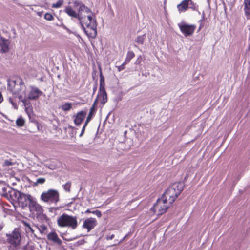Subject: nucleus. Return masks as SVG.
I'll list each match as a JSON object with an SVG mask.
<instances>
[{"instance_id":"412c9836","label":"nucleus","mask_w":250,"mask_h":250,"mask_svg":"<svg viewBox=\"0 0 250 250\" xmlns=\"http://www.w3.org/2000/svg\"><path fill=\"white\" fill-rule=\"evenodd\" d=\"M59 108L64 112L69 111L72 108V103H65L64 104H62Z\"/></svg>"},{"instance_id":"9d476101","label":"nucleus","mask_w":250,"mask_h":250,"mask_svg":"<svg viewBox=\"0 0 250 250\" xmlns=\"http://www.w3.org/2000/svg\"><path fill=\"white\" fill-rule=\"evenodd\" d=\"M97 222L95 218H88L86 219L83 222V227L84 229H85L87 230V231L89 232L97 225Z\"/></svg>"},{"instance_id":"f3484780","label":"nucleus","mask_w":250,"mask_h":250,"mask_svg":"<svg viewBox=\"0 0 250 250\" xmlns=\"http://www.w3.org/2000/svg\"><path fill=\"white\" fill-rule=\"evenodd\" d=\"M171 205H169L168 203H161L159 205L157 204V208H159L158 215H161L166 213Z\"/></svg>"},{"instance_id":"cd10ccee","label":"nucleus","mask_w":250,"mask_h":250,"mask_svg":"<svg viewBox=\"0 0 250 250\" xmlns=\"http://www.w3.org/2000/svg\"><path fill=\"white\" fill-rule=\"evenodd\" d=\"M44 18L45 20L48 21H51L54 20L53 16L50 13H46L44 15Z\"/></svg>"},{"instance_id":"39448f33","label":"nucleus","mask_w":250,"mask_h":250,"mask_svg":"<svg viewBox=\"0 0 250 250\" xmlns=\"http://www.w3.org/2000/svg\"><path fill=\"white\" fill-rule=\"evenodd\" d=\"M59 193L55 189H49L41 195V200L44 202L56 204L59 201Z\"/></svg>"},{"instance_id":"7ed1b4c3","label":"nucleus","mask_w":250,"mask_h":250,"mask_svg":"<svg viewBox=\"0 0 250 250\" xmlns=\"http://www.w3.org/2000/svg\"><path fill=\"white\" fill-rule=\"evenodd\" d=\"M57 224L60 227H68L74 229L78 226L77 217L63 213L58 218Z\"/></svg>"},{"instance_id":"4c0bfd02","label":"nucleus","mask_w":250,"mask_h":250,"mask_svg":"<svg viewBox=\"0 0 250 250\" xmlns=\"http://www.w3.org/2000/svg\"><path fill=\"white\" fill-rule=\"evenodd\" d=\"M12 165V163L9 160H5L4 162V165L5 166H10Z\"/></svg>"},{"instance_id":"423d86ee","label":"nucleus","mask_w":250,"mask_h":250,"mask_svg":"<svg viewBox=\"0 0 250 250\" xmlns=\"http://www.w3.org/2000/svg\"><path fill=\"white\" fill-rule=\"evenodd\" d=\"M17 201L20 207L22 208H28L34 197L30 194H26L17 191Z\"/></svg>"},{"instance_id":"393cba45","label":"nucleus","mask_w":250,"mask_h":250,"mask_svg":"<svg viewBox=\"0 0 250 250\" xmlns=\"http://www.w3.org/2000/svg\"><path fill=\"white\" fill-rule=\"evenodd\" d=\"M146 39V35L144 34L142 36H139L137 37L135 42L138 44H143Z\"/></svg>"},{"instance_id":"72a5a7b5","label":"nucleus","mask_w":250,"mask_h":250,"mask_svg":"<svg viewBox=\"0 0 250 250\" xmlns=\"http://www.w3.org/2000/svg\"><path fill=\"white\" fill-rule=\"evenodd\" d=\"M22 250H34V248L32 246L26 244L23 247Z\"/></svg>"},{"instance_id":"b1692460","label":"nucleus","mask_w":250,"mask_h":250,"mask_svg":"<svg viewBox=\"0 0 250 250\" xmlns=\"http://www.w3.org/2000/svg\"><path fill=\"white\" fill-rule=\"evenodd\" d=\"M16 124L18 127L23 126L25 125V120L21 116H20L16 120Z\"/></svg>"},{"instance_id":"4be33fe9","label":"nucleus","mask_w":250,"mask_h":250,"mask_svg":"<svg viewBox=\"0 0 250 250\" xmlns=\"http://www.w3.org/2000/svg\"><path fill=\"white\" fill-rule=\"evenodd\" d=\"M135 57V54L132 51H128L126 58L125 60V63H128L130 60Z\"/></svg>"},{"instance_id":"ddd939ff","label":"nucleus","mask_w":250,"mask_h":250,"mask_svg":"<svg viewBox=\"0 0 250 250\" xmlns=\"http://www.w3.org/2000/svg\"><path fill=\"white\" fill-rule=\"evenodd\" d=\"M86 115V112L82 110L78 112L75 116H74V122L75 125H80L85 118Z\"/></svg>"},{"instance_id":"c85d7f7f","label":"nucleus","mask_w":250,"mask_h":250,"mask_svg":"<svg viewBox=\"0 0 250 250\" xmlns=\"http://www.w3.org/2000/svg\"><path fill=\"white\" fill-rule=\"evenodd\" d=\"M188 2L189 5V8L193 10H196L197 9L196 4L192 0H188Z\"/></svg>"},{"instance_id":"473e14b6","label":"nucleus","mask_w":250,"mask_h":250,"mask_svg":"<svg viewBox=\"0 0 250 250\" xmlns=\"http://www.w3.org/2000/svg\"><path fill=\"white\" fill-rule=\"evenodd\" d=\"M25 111L28 114V115L30 116L32 112V108L31 106L29 105L28 106H26L25 108Z\"/></svg>"},{"instance_id":"5701e85b","label":"nucleus","mask_w":250,"mask_h":250,"mask_svg":"<svg viewBox=\"0 0 250 250\" xmlns=\"http://www.w3.org/2000/svg\"><path fill=\"white\" fill-rule=\"evenodd\" d=\"M100 87L99 90H105V82H104V78L102 72H100Z\"/></svg>"},{"instance_id":"dca6fc26","label":"nucleus","mask_w":250,"mask_h":250,"mask_svg":"<svg viewBox=\"0 0 250 250\" xmlns=\"http://www.w3.org/2000/svg\"><path fill=\"white\" fill-rule=\"evenodd\" d=\"M47 239L53 242L60 245L62 244V240L58 237L57 234L55 232H51L47 235Z\"/></svg>"},{"instance_id":"f8f14e48","label":"nucleus","mask_w":250,"mask_h":250,"mask_svg":"<svg viewBox=\"0 0 250 250\" xmlns=\"http://www.w3.org/2000/svg\"><path fill=\"white\" fill-rule=\"evenodd\" d=\"M10 42L8 40L1 37L0 39V51L6 53L9 51Z\"/></svg>"},{"instance_id":"4468645a","label":"nucleus","mask_w":250,"mask_h":250,"mask_svg":"<svg viewBox=\"0 0 250 250\" xmlns=\"http://www.w3.org/2000/svg\"><path fill=\"white\" fill-rule=\"evenodd\" d=\"M97 97L101 104L104 105L107 101V95L105 90H99Z\"/></svg>"},{"instance_id":"a878e982","label":"nucleus","mask_w":250,"mask_h":250,"mask_svg":"<svg viewBox=\"0 0 250 250\" xmlns=\"http://www.w3.org/2000/svg\"><path fill=\"white\" fill-rule=\"evenodd\" d=\"M21 223L23 224V225L26 228L25 229L27 232H34V230H33L32 228L30 226V225L28 223L25 221H22Z\"/></svg>"},{"instance_id":"f704fd0d","label":"nucleus","mask_w":250,"mask_h":250,"mask_svg":"<svg viewBox=\"0 0 250 250\" xmlns=\"http://www.w3.org/2000/svg\"><path fill=\"white\" fill-rule=\"evenodd\" d=\"M91 213L96 215L99 218H100L102 216V213L100 210H96L91 212Z\"/></svg>"},{"instance_id":"aec40b11","label":"nucleus","mask_w":250,"mask_h":250,"mask_svg":"<svg viewBox=\"0 0 250 250\" xmlns=\"http://www.w3.org/2000/svg\"><path fill=\"white\" fill-rule=\"evenodd\" d=\"M244 11L247 16H250V0H244Z\"/></svg>"},{"instance_id":"e433bc0d","label":"nucleus","mask_w":250,"mask_h":250,"mask_svg":"<svg viewBox=\"0 0 250 250\" xmlns=\"http://www.w3.org/2000/svg\"><path fill=\"white\" fill-rule=\"evenodd\" d=\"M127 63H125V62H124V63L122 65H121L120 66L118 67V71H121L123 70L125 68V65Z\"/></svg>"},{"instance_id":"a19ab883","label":"nucleus","mask_w":250,"mask_h":250,"mask_svg":"<svg viewBox=\"0 0 250 250\" xmlns=\"http://www.w3.org/2000/svg\"><path fill=\"white\" fill-rule=\"evenodd\" d=\"M10 101L11 103V104L13 105V106H15V104L12 101L11 99L10 98Z\"/></svg>"},{"instance_id":"bb28decb","label":"nucleus","mask_w":250,"mask_h":250,"mask_svg":"<svg viewBox=\"0 0 250 250\" xmlns=\"http://www.w3.org/2000/svg\"><path fill=\"white\" fill-rule=\"evenodd\" d=\"M64 2L63 0H58L55 3H53L52 5V7L53 8H58L61 7Z\"/></svg>"},{"instance_id":"79ce46f5","label":"nucleus","mask_w":250,"mask_h":250,"mask_svg":"<svg viewBox=\"0 0 250 250\" xmlns=\"http://www.w3.org/2000/svg\"><path fill=\"white\" fill-rule=\"evenodd\" d=\"M114 237V235H112L111 237H110V239H111L113 238Z\"/></svg>"},{"instance_id":"f257e3e1","label":"nucleus","mask_w":250,"mask_h":250,"mask_svg":"<svg viewBox=\"0 0 250 250\" xmlns=\"http://www.w3.org/2000/svg\"><path fill=\"white\" fill-rule=\"evenodd\" d=\"M90 9L84 4H81L78 12V18L85 33L90 37H94L97 34L96 21L93 17Z\"/></svg>"},{"instance_id":"6e6552de","label":"nucleus","mask_w":250,"mask_h":250,"mask_svg":"<svg viewBox=\"0 0 250 250\" xmlns=\"http://www.w3.org/2000/svg\"><path fill=\"white\" fill-rule=\"evenodd\" d=\"M28 208L30 212L35 213L37 215H40L43 212L42 207L37 203L35 198L30 204Z\"/></svg>"},{"instance_id":"58836bf2","label":"nucleus","mask_w":250,"mask_h":250,"mask_svg":"<svg viewBox=\"0 0 250 250\" xmlns=\"http://www.w3.org/2000/svg\"><path fill=\"white\" fill-rule=\"evenodd\" d=\"M3 101V98L1 92H0V104H1Z\"/></svg>"},{"instance_id":"ea45409f","label":"nucleus","mask_w":250,"mask_h":250,"mask_svg":"<svg viewBox=\"0 0 250 250\" xmlns=\"http://www.w3.org/2000/svg\"><path fill=\"white\" fill-rule=\"evenodd\" d=\"M91 212L92 211L89 209H88L85 211V213H91Z\"/></svg>"},{"instance_id":"2eb2a0df","label":"nucleus","mask_w":250,"mask_h":250,"mask_svg":"<svg viewBox=\"0 0 250 250\" xmlns=\"http://www.w3.org/2000/svg\"><path fill=\"white\" fill-rule=\"evenodd\" d=\"M177 8L179 13L185 12L189 8L188 0H183L180 3L177 5Z\"/></svg>"},{"instance_id":"a211bd4d","label":"nucleus","mask_w":250,"mask_h":250,"mask_svg":"<svg viewBox=\"0 0 250 250\" xmlns=\"http://www.w3.org/2000/svg\"><path fill=\"white\" fill-rule=\"evenodd\" d=\"M97 101V100L96 99L95 100V101H94L92 107L90 109V111H89L88 116L86 118V120L85 122V123H86V124H88V123L91 120L92 116L93 115V114L95 112V110H96L95 106H96Z\"/></svg>"},{"instance_id":"2f4dec72","label":"nucleus","mask_w":250,"mask_h":250,"mask_svg":"<svg viewBox=\"0 0 250 250\" xmlns=\"http://www.w3.org/2000/svg\"><path fill=\"white\" fill-rule=\"evenodd\" d=\"M204 19H205V14H203L202 15V18L201 20H200L199 22H200V26H199V30H200L201 29V28L204 26V24H203V21L204 20Z\"/></svg>"},{"instance_id":"20e7f679","label":"nucleus","mask_w":250,"mask_h":250,"mask_svg":"<svg viewBox=\"0 0 250 250\" xmlns=\"http://www.w3.org/2000/svg\"><path fill=\"white\" fill-rule=\"evenodd\" d=\"M7 242L10 244V248L13 250L18 248L21 243V236L20 230L15 228L11 233L6 234Z\"/></svg>"},{"instance_id":"0eeeda50","label":"nucleus","mask_w":250,"mask_h":250,"mask_svg":"<svg viewBox=\"0 0 250 250\" xmlns=\"http://www.w3.org/2000/svg\"><path fill=\"white\" fill-rule=\"evenodd\" d=\"M178 25L180 31L185 37L191 36L196 28V25L194 24L180 23Z\"/></svg>"},{"instance_id":"1a4fd4ad","label":"nucleus","mask_w":250,"mask_h":250,"mask_svg":"<svg viewBox=\"0 0 250 250\" xmlns=\"http://www.w3.org/2000/svg\"><path fill=\"white\" fill-rule=\"evenodd\" d=\"M0 193L5 197L8 198L9 196L12 197L17 196V190H14L9 187H7L5 186H2L1 187V190Z\"/></svg>"},{"instance_id":"c756f323","label":"nucleus","mask_w":250,"mask_h":250,"mask_svg":"<svg viewBox=\"0 0 250 250\" xmlns=\"http://www.w3.org/2000/svg\"><path fill=\"white\" fill-rule=\"evenodd\" d=\"M71 186V183L70 182H68L66 184L63 185V189L67 192L70 191V188Z\"/></svg>"},{"instance_id":"c9c22d12","label":"nucleus","mask_w":250,"mask_h":250,"mask_svg":"<svg viewBox=\"0 0 250 250\" xmlns=\"http://www.w3.org/2000/svg\"><path fill=\"white\" fill-rule=\"evenodd\" d=\"M87 125H88V124H86V123H84V124L82 128L81 132L80 134V137L82 136L83 135V134H84V133L85 132V128H86V126Z\"/></svg>"},{"instance_id":"f03ea898","label":"nucleus","mask_w":250,"mask_h":250,"mask_svg":"<svg viewBox=\"0 0 250 250\" xmlns=\"http://www.w3.org/2000/svg\"><path fill=\"white\" fill-rule=\"evenodd\" d=\"M184 187L182 183H174L170 185L163 194L160 198L157 199V204L161 203H168L172 205L183 190Z\"/></svg>"},{"instance_id":"37998d69","label":"nucleus","mask_w":250,"mask_h":250,"mask_svg":"<svg viewBox=\"0 0 250 250\" xmlns=\"http://www.w3.org/2000/svg\"><path fill=\"white\" fill-rule=\"evenodd\" d=\"M155 206V204L154 205L153 208H154Z\"/></svg>"},{"instance_id":"7c9ffc66","label":"nucleus","mask_w":250,"mask_h":250,"mask_svg":"<svg viewBox=\"0 0 250 250\" xmlns=\"http://www.w3.org/2000/svg\"><path fill=\"white\" fill-rule=\"evenodd\" d=\"M45 182V179L43 177H40L37 179L36 182L35 183V185H37L38 184H43Z\"/></svg>"},{"instance_id":"6ab92c4d","label":"nucleus","mask_w":250,"mask_h":250,"mask_svg":"<svg viewBox=\"0 0 250 250\" xmlns=\"http://www.w3.org/2000/svg\"><path fill=\"white\" fill-rule=\"evenodd\" d=\"M64 11L69 16L78 18V13H77L75 10L73 9L71 6H66Z\"/></svg>"},{"instance_id":"9b49d317","label":"nucleus","mask_w":250,"mask_h":250,"mask_svg":"<svg viewBox=\"0 0 250 250\" xmlns=\"http://www.w3.org/2000/svg\"><path fill=\"white\" fill-rule=\"evenodd\" d=\"M42 94V92L39 88L35 87H31V90L28 94V99L30 100H36Z\"/></svg>"}]
</instances>
